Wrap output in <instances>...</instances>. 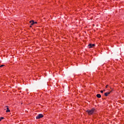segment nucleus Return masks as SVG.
Listing matches in <instances>:
<instances>
[{"label": "nucleus", "instance_id": "1a4fd4ad", "mask_svg": "<svg viewBox=\"0 0 124 124\" xmlns=\"http://www.w3.org/2000/svg\"><path fill=\"white\" fill-rule=\"evenodd\" d=\"M100 93H103V91L101 90V91H100Z\"/></svg>", "mask_w": 124, "mask_h": 124}, {"label": "nucleus", "instance_id": "ddd939ff", "mask_svg": "<svg viewBox=\"0 0 124 124\" xmlns=\"http://www.w3.org/2000/svg\"><path fill=\"white\" fill-rule=\"evenodd\" d=\"M30 28H31V26H30Z\"/></svg>", "mask_w": 124, "mask_h": 124}, {"label": "nucleus", "instance_id": "9b49d317", "mask_svg": "<svg viewBox=\"0 0 124 124\" xmlns=\"http://www.w3.org/2000/svg\"><path fill=\"white\" fill-rule=\"evenodd\" d=\"M2 66H3V65H0V67H2Z\"/></svg>", "mask_w": 124, "mask_h": 124}, {"label": "nucleus", "instance_id": "f03ea898", "mask_svg": "<svg viewBox=\"0 0 124 124\" xmlns=\"http://www.w3.org/2000/svg\"><path fill=\"white\" fill-rule=\"evenodd\" d=\"M43 117H44L43 114H39L36 117V120H39V119H42V118H43Z\"/></svg>", "mask_w": 124, "mask_h": 124}, {"label": "nucleus", "instance_id": "423d86ee", "mask_svg": "<svg viewBox=\"0 0 124 124\" xmlns=\"http://www.w3.org/2000/svg\"><path fill=\"white\" fill-rule=\"evenodd\" d=\"M30 24H31V26H33V25H34V21L33 20H31L30 21Z\"/></svg>", "mask_w": 124, "mask_h": 124}, {"label": "nucleus", "instance_id": "6e6552de", "mask_svg": "<svg viewBox=\"0 0 124 124\" xmlns=\"http://www.w3.org/2000/svg\"><path fill=\"white\" fill-rule=\"evenodd\" d=\"M3 119H4V118L3 117H1L0 118V122L1 121V120H3Z\"/></svg>", "mask_w": 124, "mask_h": 124}, {"label": "nucleus", "instance_id": "0eeeda50", "mask_svg": "<svg viewBox=\"0 0 124 124\" xmlns=\"http://www.w3.org/2000/svg\"><path fill=\"white\" fill-rule=\"evenodd\" d=\"M96 97H98V98H100L101 97V95H100V94H97Z\"/></svg>", "mask_w": 124, "mask_h": 124}, {"label": "nucleus", "instance_id": "f257e3e1", "mask_svg": "<svg viewBox=\"0 0 124 124\" xmlns=\"http://www.w3.org/2000/svg\"><path fill=\"white\" fill-rule=\"evenodd\" d=\"M86 113L88 114V115H93L95 113H96V109L95 108H93L91 109H89L86 111Z\"/></svg>", "mask_w": 124, "mask_h": 124}, {"label": "nucleus", "instance_id": "20e7f679", "mask_svg": "<svg viewBox=\"0 0 124 124\" xmlns=\"http://www.w3.org/2000/svg\"><path fill=\"white\" fill-rule=\"evenodd\" d=\"M6 108H7V110H6V113H8L10 112V110H9V108L8 107V106H6Z\"/></svg>", "mask_w": 124, "mask_h": 124}, {"label": "nucleus", "instance_id": "9d476101", "mask_svg": "<svg viewBox=\"0 0 124 124\" xmlns=\"http://www.w3.org/2000/svg\"><path fill=\"white\" fill-rule=\"evenodd\" d=\"M34 24H37V22H34Z\"/></svg>", "mask_w": 124, "mask_h": 124}, {"label": "nucleus", "instance_id": "f8f14e48", "mask_svg": "<svg viewBox=\"0 0 124 124\" xmlns=\"http://www.w3.org/2000/svg\"><path fill=\"white\" fill-rule=\"evenodd\" d=\"M106 88L107 89L108 88V85H106Z\"/></svg>", "mask_w": 124, "mask_h": 124}, {"label": "nucleus", "instance_id": "39448f33", "mask_svg": "<svg viewBox=\"0 0 124 124\" xmlns=\"http://www.w3.org/2000/svg\"><path fill=\"white\" fill-rule=\"evenodd\" d=\"M112 91H110V92H107V93H105V96H108V94H110V93H111V92Z\"/></svg>", "mask_w": 124, "mask_h": 124}, {"label": "nucleus", "instance_id": "7ed1b4c3", "mask_svg": "<svg viewBox=\"0 0 124 124\" xmlns=\"http://www.w3.org/2000/svg\"><path fill=\"white\" fill-rule=\"evenodd\" d=\"M94 46H95V45L94 44H90L88 45V47L89 49H91V48H93V47H94Z\"/></svg>", "mask_w": 124, "mask_h": 124}]
</instances>
